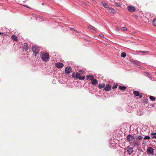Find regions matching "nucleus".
<instances>
[{
	"instance_id": "obj_41",
	"label": "nucleus",
	"mask_w": 156,
	"mask_h": 156,
	"mask_svg": "<svg viewBox=\"0 0 156 156\" xmlns=\"http://www.w3.org/2000/svg\"><path fill=\"white\" fill-rule=\"evenodd\" d=\"M23 6H24L25 7H27V8H29V7H28L27 6V5H23Z\"/></svg>"
},
{
	"instance_id": "obj_22",
	"label": "nucleus",
	"mask_w": 156,
	"mask_h": 156,
	"mask_svg": "<svg viewBox=\"0 0 156 156\" xmlns=\"http://www.w3.org/2000/svg\"><path fill=\"white\" fill-rule=\"evenodd\" d=\"M78 73L81 74V76H84L83 75H84V73H85V71H83L82 70H80L79 71Z\"/></svg>"
},
{
	"instance_id": "obj_14",
	"label": "nucleus",
	"mask_w": 156,
	"mask_h": 156,
	"mask_svg": "<svg viewBox=\"0 0 156 156\" xmlns=\"http://www.w3.org/2000/svg\"><path fill=\"white\" fill-rule=\"evenodd\" d=\"M88 27L89 29H90L91 30H92L94 31L95 32H96V28H94V27L92 26H91L90 25H89L88 26Z\"/></svg>"
},
{
	"instance_id": "obj_44",
	"label": "nucleus",
	"mask_w": 156,
	"mask_h": 156,
	"mask_svg": "<svg viewBox=\"0 0 156 156\" xmlns=\"http://www.w3.org/2000/svg\"><path fill=\"white\" fill-rule=\"evenodd\" d=\"M42 5H44V3H42Z\"/></svg>"
},
{
	"instance_id": "obj_4",
	"label": "nucleus",
	"mask_w": 156,
	"mask_h": 156,
	"mask_svg": "<svg viewBox=\"0 0 156 156\" xmlns=\"http://www.w3.org/2000/svg\"><path fill=\"white\" fill-rule=\"evenodd\" d=\"M90 77H91V83L94 85H96L98 84V81L96 79H94L93 78V76H90Z\"/></svg>"
},
{
	"instance_id": "obj_40",
	"label": "nucleus",
	"mask_w": 156,
	"mask_h": 156,
	"mask_svg": "<svg viewBox=\"0 0 156 156\" xmlns=\"http://www.w3.org/2000/svg\"><path fill=\"white\" fill-rule=\"evenodd\" d=\"M23 6H24L25 7H27V8H29V7H28L27 6V5H23Z\"/></svg>"
},
{
	"instance_id": "obj_12",
	"label": "nucleus",
	"mask_w": 156,
	"mask_h": 156,
	"mask_svg": "<svg viewBox=\"0 0 156 156\" xmlns=\"http://www.w3.org/2000/svg\"><path fill=\"white\" fill-rule=\"evenodd\" d=\"M111 89V87L109 85H107L104 88V90L105 91H109Z\"/></svg>"
},
{
	"instance_id": "obj_8",
	"label": "nucleus",
	"mask_w": 156,
	"mask_h": 156,
	"mask_svg": "<svg viewBox=\"0 0 156 156\" xmlns=\"http://www.w3.org/2000/svg\"><path fill=\"white\" fill-rule=\"evenodd\" d=\"M64 65L60 62H58L55 64V66L58 69H61L63 67Z\"/></svg>"
},
{
	"instance_id": "obj_33",
	"label": "nucleus",
	"mask_w": 156,
	"mask_h": 156,
	"mask_svg": "<svg viewBox=\"0 0 156 156\" xmlns=\"http://www.w3.org/2000/svg\"><path fill=\"white\" fill-rule=\"evenodd\" d=\"M144 103H147L148 102V99L147 98L144 99Z\"/></svg>"
},
{
	"instance_id": "obj_11",
	"label": "nucleus",
	"mask_w": 156,
	"mask_h": 156,
	"mask_svg": "<svg viewBox=\"0 0 156 156\" xmlns=\"http://www.w3.org/2000/svg\"><path fill=\"white\" fill-rule=\"evenodd\" d=\"M127 152L129 154H131L133 152V148L131 147H127Z\"/></svg>"
},
{
	"instance_id": "obj_26",
	"label": "nucleus",
	"mask_w": 156,
	"mask_h": 156,
	"mask_svg": "<svg viewBox=\"0 0 156 156\" xmlns=\"http://www.w3.org/2000/svg\"><path fill=\"white\" fill-rule=\"evenodd\" d=\"M149 98L152 101H154L155 100V98L152 96H150L149 97Z\"/></svg>"
},
{
	"instance_id": "obj_39",
	"label": "nucleus",
	"mask_w": 156,
	"mask_h": 156,
	"mask_svg": "<svg viewBox=\"0 0 156 156\" xmlns=\"http://www.w3.org/2000/svg\"><path fill=\"white\" fill-rule=\"evenodd\" d=\"M99 36H100L101 37H103V35L102 34H100L99 35Z\"/></svg>"
},
{
	"instance_id": "obj_21",
	"label": "nucleus",
	"mask_w": 156,
	"mask_h": 156,
	"mask_svg": "<svg viewBox=\"0 0 156 156\" xmlns=\"http://www.w3.org/2000/svg\"><path fill=\"white\" fill-rule=\"evenodd\" d=\"M133 94L136 96H139L140 93L138 91H133Z\"/></svg>"
},
{
	"instance_id": "obj_28",
	"label": "nucleus",
	"mask_w": 156,
	"mask_h": 156,
	"mask_svg": "<svg viewBox=\"0 0 156 156\" xmlns=\"http://www.w3.org/2000/svg\"><path fill=\"white\" fill-rule=\"evenodd\" d=\"M90 76H92V75H87L86 76V77H87V80H91V77H90Z\"/></svg>"
},
{
	"instance_id": "obj_1",
	"label": "nucleus",
	"mask_w": 156,
	"mask_h": 156,
	"mask_svg": "<svg viewBox=\"0 0 156 156\" xmlns=\"http://www.w3.org/2000/svg\"><path fill=\"white\" fill-rule=\"evenodd\" d=\"M72 76L74 78L79 79L80 80H83L85 78V77L84 76H81V74L78 73H76V74L75 72L73 73L72 74Z\"/></svg>"
},
{
	"instance_id": "obj_13",
	"label": "nucleus",
	"mask_w": 156,
	"mask_h": 156,
	"mask_svg": "<svg viewBox=\"0 0 156 156\" xmlns=\"http://www.w3.org/2000/svg\"><path fill=\"white\" fill-rule=\"evenodd\" d=\"M127 139L129 141H130L131 140H130V139H131V140H133L134 139L133 137V136L131 135H128L127 136Z\"/></svg>"
},
{
	"instance_id": "obj_7",
	"label": "nucleus",
	"mask_w": 156,
	"mask_h": 156,
	"mask_svg": "<svg viewBox=\"0 0 156 156\" xmlns=\"http://www.w3.org/2000/svg\"><path fill=\"white\" fill-rule=\"evenodd\" d=\"M154 149L151 147H148L147 149V151L148 153H149L152 155L154 154Z\"/></svg>"
},
{
	"instance_id": "obj_38",
	"label": "nucleus",
	"mask_w": 156,
	"mask_h": 156,
	"mask_svg": "<svg viewBox=\"0 0 156 156\" xmlns=\"http://www.w3.org/2000/svg\"><path fill=\"white\" fill-rule=\"evenodd\" d=\"M152 138H155L156 139V136H153L152 137Z\"/></svg>"
},
{
	"instance_id": "obj_43",
	"label": "nucleus",
	"mask_w": 156,
	"mask_h": 156,
	"mask_svg": "<svg viewBox=\"0 0 156 156\" xmlns=\"http://www.w3.org/2000/svg\"><path fill=\"white\" fill-rule=\"evenodd\" d=\"M3 34V33H0V34Z\"/></svg>"
},
{
	"instance_id": "obj_19",
	"label": "nucleus",
	"mask_w": 156,
	"mask_h": 156,
	"mask_svg": "<svg viewBox=\"0 0 156 156\" xmlns=\"http://www.w3.org/2000/svg\"><path fill=\"white\" fill-rule=\"evenodd\" d=\"M119 89L122 90H124L126 89V87L123 86H120L119 87Z\"/></svg>"
},
{
	"instance_id": "obj_10",
	"label": "nucleus",
	"mask_w": 156,
	"mask_h": 156,
	"mask_svg": "<svg viewBox=\"0 0 156 156\" xmlns=\"http://www.w3.org/2000/svg\"><path fill=\"white\" fill-rule=\"evenodd\" d=\"M23 49L25 50V51H27L29 49V46L28 44L26 43H24L23 44Z\"/></svg>"
},
{
	"instance_id": "obj_27",
	"label": "nucleus",
	"mask_w": 156,
	"mask_h": 156,
	"mask_svg": "<svg viewBox=\"0 0 156 156\" xmlns=\"http://www.w3.org/2000/svg\"><path fill=\"white\" fill-rule=\"evenodd\" d=\"M145 73L146 74H145L146 76L148 77L149 78H151V76L148 73L146 72V73Z\"/></svg>"
},
{
	"instance_id": "obj_16",
	"label": "nucleus",
	"mask_w": 156,
	"mask_h": 156,
	"mask_svg": "<svg viewBox=\"0 0 156 156\" xmlns=\"http://www.w3.org/2000/svg\"><path fill=\"white\" fill-rule=\"evenodd\" d=\"M133 145L134 147H138L139 145V142L137 141H134L133 142Z\"/></svg>"
},
{
	"instance_id": "obj_25",
	"label": "nucleus",
	"mask_w": 156,
	"mask_h": 156,
	"mask_svg": "<svg viewBox=\"0 0 156 156\" xmlns=\"http://www.w3.org/2000/svg\"><path fill=\"white\" fill-rule=\"evenodd\" d=\"M121 56L124 58L126 56V54L125 52H122L121 53Z\"/></svg>"
},
{
	"instance_id": "obj_31",
	"label": "nucleus",
	"mask_w": 156,
	"mask_h": 156,
	"mask_svg": "<svg viewBox=\"0 0 156 156\" xmlns=\"http://www.w3.org/2000/svg\"><path fill=\"white\" fill-rule=\"evenodd\" d=\"M139 52H142L143 53H144V54L147 53L149 52L148 51H140Z\"/></svg>"
},
{
	"instance_id": "obj_9",
	"label": "nucleus",
	"mask_w": 156,
	"mask_h": 156,
	"mask_svg": "<svg viewBox=\"0 0 156 156\" xmlns=\"http://www.w3.org/2000/svg\"><path fill=\"white\" fill-rule=\"evenodd\" d=\"M106 11L107 12L110 13H115V10L114 9H111L110 8L107 9Z\"/></svg>"
},
{
	"instance_id": "obj_30",
	"label": "nucleus",
	"mask_w": 156,
	"mask_h": 156,
	"mask_svg": "<svg viewBox=\"0 0 156 156\" xmlns=\"http://www.w3.org/2000/svg\"><path fill=\"white\" fill-rule=\"evenodd\" d=\"M150 139V136H146L144 138V140H148Z\"/></svg>"
},
{
	"instance_id": "obj_34",
	"label": "nucleus",
	"mask_w": 156,
	"mask_h": 156,
	"mask_svg": "<svg viewBox=\"0 0 156 156\" xmlns=\"http://www.w3.org/2000/svg\"><path fill=\"white\" fill-rule=\"evenodd\" d=\"M151 135L153 136L156 135V133H151Z\"/></svg>"
},
{
	"instance_id": "obj_2",
	"label": "nucleus",
	"mask_w": 156,
	"mask_h": 156,
	"mask_svg": "<svg viewBox=\"0 0 156 156\" xmlns=\"http://www.w3.org/2000/svg\"><path fill=\"white\" fill-rule=\"evenodd\" d=\"M40 57L42 60L45 62H47L49 60V55L47 53H41Z\"/></svg>"
},
{
	"instance_id": "obj_35",
	"label": "nucleus",
	"mask_w": 156,
	"mask_h": 156,
	"mask_svg": "<svg viewBox=\"0 0 156 156\" xmlns=\"http://www.w3.org/2000/svg\"><path fill=\"white\" fill-rule=\"evenodd\" d=\"M135 64H136V65L139 66L140 64V63L139 62H135Z\"/></svg>"
},
{
	"instance_id": "obj_3",
	"label": "nucleus",
	"mask_w": 156,
	"mask_h": 156,
	"mask_svg": "<svg viewBox=\"0 0 156 156\" xmlns=\"http://www.w3.org/2000/svg\"><path fill=\"white\" fill-rule=\"evenodd\" d=\"M32 51L35 53V56H36V54L38 53L40 49L39 47L37 46H33L32 48Z\"/></svg>"
},
{
	"instance_id": "obj_6",
	"label": "nucleus",
	"mask_w": 156,
	"mask_h": 156,
	"mask_svg": "<svg viewBox=\"0 0 156 156\" xmlns=\"http://www.w3.org/2000/svg\"><path fill=\"white\" fill-rule=\"evenodd\" d=\"M128 10L130 12H134L136 10L135 8L133 6H129L127 7Z\"/></svg>"
},
{
	"instance_id": "obj_5",
	"label": "nucleus",
	"mask_w": 156,
	"mask_h": 156,
	"mask_svg": "<svg viewBox=\"0 0 156 156\" xmlns=\"http://www.w3.org/2000/svg\"><path fill=\"white\" fill-rule=\"evenodd\" d=\"M72 69L70 67L67 66L65 69V73L66 75H69L72 71Z\"/></svg>"
},
{
	"instance_id": "obj_18",
	"label": "nucleus",
	"mask_w": 156,
	"mask_h": 156,
	"mask_svg": "<svg viewBox=\"0 0 156 156\" xmlns=\"http://www.w3.org/2000/svg\"><path fill=\"white\" fill-rule=\"evenodd\" d=\"M105 87V84L104 83L99 84L98 85V87L99 89H101Z\"/></svg>"
},
{
	"instance_id": "obj_17",
	"label": "nucleus",
	"mask_w": 156,
	"mask_h": 156,
	"mask_svg": "<svg viewBox=\"0 0 156 156\" xmlns=\"http://www.w3.org/2000/svg\"><path fill=\"white\" fill-rule=\"evenodd\" d=\"M12 39L13 40H14V41H17V36H16L15 35H13L12 36Z\"/></svg>"
},
{
	"instance_id": "obj_20",
	"label": "nucleus",
	"mask_w": 156,
	"mask_h": 156,
	"mask_svg": "<svg viewBox=\"0 0 156 156\" xmlns=\"http://www.w3.org/2000/svg\"><path fill=\"white\" fill-rule=\"evenodd\" d=\"M143 137L141 135H140L139 136H136V139L137 140H140L143 139Z\"/></svg>"
},
{
	"instance_id": "obj_45",
	"label": "nucleus",
	"mask_w": 156,
	"mask_h": 156,
	"mask_svg": "<svg viewBox=\"0 0 156 156\" xmlns=\"http://www.w3.org/2000/svg\"><path fill=\"white\" fill-rule=\"evenodd\" d=\"M156 155V154H155Z\"/></svg>"
},
{
	"instance_id": "obj_36",
	"label": "nucleus",
	"mask_w": 156,
	"mask_h": 156,
	"mask_svg": "<svg viewBox=\"0 0 156 156\" xmlns=\"http://www.w3.org/2000/svg\"><path fill=\"white\" fill-rule=\"evenodd\" d=\"M116 31H119V28L118 27H116Z\"/></svg>"
},
{
	"instance_id": "obj_29",
	"label": "nucleus",
	"mask_w": 156,
	"mask_h": 156,
	"mask_svg": "<svg viewBox=\"0 0 156 156\" xmlns=\"http://www.w3.org/2000/svg\"><path fill=\"white\" fill-rule=\"evenodd\" d=\"M117 86H118V85L117 84H116H116L114 83V85H113V87H112V88L113 89L115 88L116 87H117Z\"/></svg>"
},
{
	"instance_id": "obj_15",
	"label": "nucleus",
	"mask_w": 156,
	"mask_h": 156,
	"mask_svg": "<svg viewBox=\"0 0 156 156\" xmlns=\"http://www.w3.org/2000/svg\"><path fill=\"white\" fill-rule=\"evenodd\" d=\"M101 4H102V5L105 8L108 9L109 8L108 5L106 3H105L103 2H101Z\"/></svg>"
},
{
	"instance_id": "obj_32",
	"label": "nucleus",
	"mask_w": 156,
	"mask_h": 156,
	"mask_svg": "<svg viewBox=\"0 0 156 156\" xmlns=\"http://www.w3.org/2000/svg\"><path fill=\"white\" fill-rule=\"evenodd\" d=\"M122 30L123 31H126L127 30V28L124 27H122Z\"/></svg>"
},
{
	"instance_id": "obj_42",
	"label": "nucleus",
	"mask_w": 156,
	"mask_h": 156,
	"mask_svg": "<svg viewBox=\"0 0 156 156\" xmlns=\"http://www.w3.org/2000/svg\"><path fill=\"white\" fill-rule=\"evenodd\" d=\"M89 1L91 2H92L93 1V0H89Z\"/></svg>"
},
{
	"instance_id": "obj_37",
	"label": "nucleus",
	"mask_w": 156,
	"mask_h": 156,
	"mask_svg": "<svg viewBox=\"0 0 156 156\" xmlns=\"http://www.w3.org/2000/svg\"><path fill=\"white\" fill-rule=\"evenodd\" d=\"M143 96V95H142V94H141L140 95H139V98H142Z\"/></svg>"
},
{
	"instance_id": "obj_23",
	"label": "nucleus",
	"mask_w": 156,
	"mask_h": 156,
	"mask_svg": "<svg viewBox=\"0 0 156 156\" xmlns=\"http://www.w3.org/2000/svg\"><path fill=\"white\" fill-rule=\"evenodd\" d=\"M152 24L155 26H156V19L154 18L153 20Z\"/></svg>"
},
{
	"instance_id": "obj_24",
	"label": "nucleus",
	"mask_w": 156,
	"mask_h": 156,
	"mask_svg": "<svg viewBox=\"0 0 156 156\" xmlns=\"http://www.w3.org/2000/svg\"><path fill=\"white\" fill-rule=\"evenodd\" d=\"M71 30L72 31L73 33H79V32L76 30L74 29L73 28H70Z\"/></svg>"
}]
</instances>
